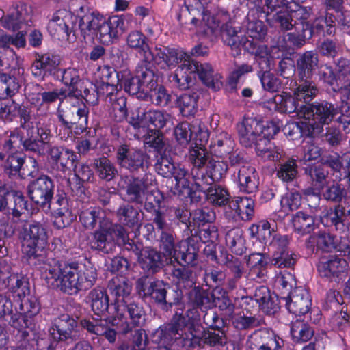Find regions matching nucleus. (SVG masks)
Here are the masks:
<instances>
[{"label": "nucleus", "instance_id": "nucleus-7", "mask_svg": "<svg viewBox=\"0 0 350 350\" xmlns=\"http://www.w3.org/2000/svg\"><path fill=\"white\" fill-rule=\"evenodd\" d=\"M161 249L167 262H176L180 265H193L196 259L197 251L193 245H190L187 240L174 244L171 233L162 232L161 235Z\"/></svg>", "mask_w": 350, "mask_h": 350}, {"label": "nucleus", "instance_id": "nucleus-11", "mask_svg": "<svg viewBox=\"0 0 350 350\" xmlns=\"http://www.w3.org/2000/svg\"><path fill=\"white\" fill-rule=\"evenodd\" d=\"M317 271L321 277L339 282L348 274V263L335 255L322 257L317 265Z\"/></svg>", "mask_w": 350, "mask_h": 350}, {"label": "nucleus", "instance_id": "nucleus-40", "mask_svg": "<svg viewBox=\"0 0 350 350\" xmlns=\"http://www.w3.org/2000/svg\"><path fill=\"white\" fill-rule=\"evenodd\" d=\"M291 221L295 230L301 235L310 233L314 229V217L304 212H297L292 216Z\"/></svg>", "mask_w": 350, "mask_h": 350}, {"label": "nucleus", "instance_id": "nucleus-21", "mask_svg": "<svg viewBox=\"0 0 350 350\" xmlns=\"http://www.w3.org/2000/svg\"><path fill=\"white\" fill-rule=\"evenodd\" d=\"M21 144V139L15 133H12L9 139H6L4 141L3 146V151L7 154H10L5 167L10 174H16L23 163V158L16 153Z\"/></svg>", "mask_w": 350, "mask_h": 350}, {"label": "nucleus", "instance_id": "nucleus-18", "mask_svg": "<svg viewBox=\"0 0 350 350\" xmlns=\"http://www.w3.org/2000/svg\"><path fill=\"white\" fill-rule=\"evenodd\" d=\"M28 193L36 204L44 206L49 202L53 194V183L50 178L42 176L32 182L28 187Z\"/></svg>", "mask_w": 350, "mask_h": 350}, {"label": "nucleus", "instance_id": "nucleus-62", "mask_svg": "<svg viewBox=\"0 0 350 350\" xmlns=\"http://www.w3.org/2000/svg\"><path fill=\"white\" fill-rule=\"evenodd\" d=\"M239 209L238 217L242 220H250L254 215V202L252 199L244 197H238Z\"/></svg>", "mask_w": 350, "mask_h": 350}, {"label": "nucleus", "instance_id": "nucleus-31", "mask_svg": "<svg viewBox=\"0 0 350 350\" xmlns=\"http://www.w3.org/2000/svg\"><path fill=\"white\" fill-rule=\"evenodd\" d=\"M299 76L301 81L310 78L319 68L317 53L309 51L300 55L297 62Z\"/></svg>", "mask_w": 350, "mask_h": 350}, {"label": "nucleus", "instance_id": "nucleus-48", "mask_svg": "<svg viewBox=\"0 0 350 350\" xmlns=\"http://www.w3.org/2000/svg\"><path fill=\"white\" fill-rule=\"evenodd\" d=\"M253 12V8H252L248 15L247 33L248 36L252 39V41H260L264 39L265 37L267 34V28L262 21L255 20L254 18H250V14Z\"/></svg>", "mask_w": 350, "mask_h": 350}, {"label": "nucleus", "instance_id": "nucleus-57", "mask_svg": "<svg viewBox=\"0 0 350 350\" xmlns=\"http://www.w3.org/2000/svg\"><path fill=\"white\" fill-rule=\"evenodd\" d=\"M227 170L228 165L226 163L211 159L206 166V172L211 178H206V180L219 181L226 174Z\"/></svg>", "mask_w": 350, "mask_h": 350}, {"label": "nucleus", "instance_id": "nucleus-53", "mask_svg": "<svg viewBox=\"0 0 350 350\" xmlns=\"http://www.w3.org/2000/svg\"><path fill=\"white\" fill-rule=\"evenodd\" d=\"M291 334L295 342H306L311 338L313 335V331L308 325L297 320L292 323Z\"/></svg>", "mask_w": 350, "mask_h": 350}, {"label": "nucleus", "instance_id": "nucleus-20", "mask_svg": "<svg viewBox=\"0 0 350 350\" xmlns=\"http://www.w3.org/2000/svg\"><path fill=\"white\" fill-rule=\"evenodd\" d=\"M286 302L289 312L295 316L306 314L311 306V299L308 291L303 287H297L289 297H281Z\"/></svg>", "mask_w": 350, "mask_h": 350}, {"label": "nucleus", "instance_id": "nucleus-58", "mask_svg": "<svg viewBox=\"0 0 350 350\" xmlns=\"http://www.w3.org/2000/svg\"><path fill=\"white\" fill-rule=\"evenodd\" d=\"M295 284L293 275L287 271L280 273L275 278L274 286L276 289L281 291L282 294H288Z\"/></svg>", "mask_w": 350, "mask_h": 350}, {"label": "nucleus", "instance_id": "nucleus-45", "mask_svg": "<svg viewBox=\"0 0 350 350\" xmlns=\"http://www.w3.org/2000/svg\"><path fill=\"white\" fill-rule=\"evenodd\" d=\"M206 196L210 203L221 206L226 204L230 195L225 188L213 185L207 189Z\"/></svg>", "mask_w": 350, "mask_h": 350}, {"label": "nucleus", "instance_id": "nucleus-14", "mask_svg": "<svg viewBox=\"0 0 350 350\" xmlns=\"http://www.w3.org/2000/svg\"><path fill=\"white\" fill-rule=\"evenodd\" d=\"M152 181L151 175H146L142 178L126 176L121 179L119 186L125 189L129 200L142 203L146 192L152 187Z\"/></svg>", "mask_w": 350, "mask_h": 350}, {"label": "nucleus", "instance_id": "nucleus-17", "mask_svg": "<svg viewBox=\"0 0 350 350\" xmlns=\"http://www.w3.org/2000/svg\"><path fill=\"white\" fill-rule=\"evenodd\" d=\"M75 17L66 10H61L55 12L49 21L47 26L49 33L59 40H69L72 31Z\"/></svg>", "mask_w": 350, "mask_h": 350}, {"label": "nucleus", "instance_id": "nucleus-35", "mask_svg": "<svg viewBox=\"0 0 350 350\" xmlns=\"http://www.w3.org/2000/svg\"><path fill=\"white\" fill-rule=\"evenodd\" d=\"M58 60L49 54H36V59L31 67L32 74L36 77H43L46 72H52L58 65Z\"/></svg>", "mask_w": 350, "mask_h": 350}, {"label": "nucleus", "instance_id": "nucleus-13", "mask_svg": "<svg viewBox=\"0 0 350 350\" xmlns=\"http://www.w3.org/2000/svg\"><path fill=\"white\" fill-rule=\"evenodd\" d=\"M172 118L170 113L163 110H149L145 113L137 112L136 115L133 113L129 117V122L135 129H142L144 131L146 128L152 126L154 129H161L168 122H170Z\"/></svg>", "mask_w": 350, "mask_h": 350}, {"label": "nucleus", "instance_id": "nucleus-28", "mask_svg": "<svg viewBox=\"0 0 350 350\" xmlns=\"http://www.w3.org/2000/svg\"><path fill=\"white\" fill-rule=\"evenodd\" d=\"M53 215V224L59 229L70 225L76 219V215L69 209L67 200L64 197H59L54 204Z\"/></svg>", "mask_w": 350, "mask_h": 350}, {"label": "nucleus", "instance_id": "nucleus-36", "mask_svg": "<svg viewBox=\"0 0 350 350\" xmlns=\"http://www.w3.org/2000/svg\"><path fill=\"white\" fill-rule=\"evenodd\" d=\"M248 265L250 275L253 280H264L267 275V261L260 253H254L249 256Z\"/></svg>", "mask_w": 350, "mask_h": 350}, {"label": "nucleus", "instance_id": "nucleus-12", "mask_svg": "<svg viewBox=\"0 0 350 350\" xmlns=\"http://www.w3.org/2000/svg\"><path fill=\"white\" fill-rule=\"evenodd\" d=\"M248 1L251 5H254L252 8H255L256 12L267 14L275 12V20L280 23L283 29L289 30L293 27L291 22L286 17L290 3L286 0H265L264 4L262 0H248Z\"/></svg>", "mask_w": 350, "mask_h": 350}, {"label": "nucleus", "instance_id": "nucleus-43", "mask_svg": "<svg viewBox=\"0 0 350 350\" xmlns=\"http://www.w3.org/2000/svg\"><path fill=\"white\" fill-rule=\"evenodd\" d=\"M118 220L129 227H133L138 224L139 213L137 209L129 204L120 205L116 211Z\"/></svg>", "mask_w": 350, "mask_h": 350}, {"label": "nucleus", "instance_id": "nucleus-5", "mask_svg": "<svg viewBox=\"0 0 350 350\" xmlns=\"http://www.w3.org/2000/svg\"><path fill=\"white\" fill-rule=\"evenodd\" d=\"M127 46L140 54L146 62H153L161 68H166L167 61L174 55V49L155 46L150 49L146 36L140 31L133 30L126 37Z\"/></svg>", "mask_w": 350, "mask_h": 350}, {"label": "nucleus", "instance_id": "nucleus-63", "mask_svg": "<svg viewBox=\"0 0 350 350\" xmlns=\"http://www.w3.org/2000/svg\"><path fill=\"white\" fill-rule=\"evenodd\" d=\"M147 94H149L152 102L157 105L167 106L171 99L170 95L163 86L157 85L152 90H149Z\"/></svg>", "mask_w": 350, "mask_h": 350}, {"label": "nucleus", "instance_id": "nucleus-8", "mask_svg": "<svg viewBox=\"0 0 350 350\" xmlns=\"http://www.w3.org/2000/svg\"><path fill=\"white\" fill-rule=\"evenodd\" d=\"M208 12L207 10L204 12ZM206 13H204L203 19L206 21L207 25L213 30L220 28L223 30L222 38L224 42L230 46L232 49L239 50L241 47L247 49L250 41L245 37L244 32L237 30L235 28L232 27L230 25L226 24L229 19L228 14L226 12L221 10L217 12L215 14H213L206 18Z\"/></svg>", "mask_w": 350, "mask_h": 350}, {"label": "nucleus", "instance_id": "nucleus-38", "mask_svg": "<svg viewBox=\"0 0 350 350\" xmlns=\"http://www.w3.org/2000/svg\"><path fill=\"white\" fill-rule=\"evenodd\" d=\"M82 81L79 70L75 68H68L62 71V81L68 88V96L81 94L79 88H82Z\"/></svg>", "mask_w": 350, "mask_h": 350}, {"label": "nucleus", "instance_id": "nucleus-23", "mask_svg": "<svg viewBox=\"0 0 350 350\" xmlns=\"http://www.w3.org/2000/svg\"><path fill=\"white\" fill-rule=\"evenodd\" d=\"M80 323L90 334L103 337L109 343L116 342L117 332L108 325L106 319L92 317L81 320Z\"/></svg>", "mask_w": 350, "mask_h": 350}, {"label": "nucleus", "instance_id": "nucleus-19", "mask_svg": "<svg viewBox=\"0 0 350 350\" xmlns=\"http://www.w3.org/2000/svg\"><path fill=\"white\" fill-rule=\"evenodd\" d=\"M17 49L24 48L26 46V32L20 31L14 35H9L0 30V47L4 49L7 58L6 64L9 66L18 65L19 57L10 45Z\"/></svg>", "mask_w": 350, "mask_h": 350}, {"label": "nucleus", "instance_id": "nucleus-42", "mask_svg": "<svg viewBox=\"0 0 350 350\" xmlns=\"http://www.w3.org/2000/svg\"><path fill=\"white\" fill-rule=\"evenodd\" d=\"M273 108L278 109L282 112L291 113H295L297 116V112L300 110L298 109V104L296 99L292 97L290 94L284 92L281 95H276L273 97Z\"/></svg>", "mask_w": 350, "mask_h": 350}, {"label": "nucleus", "instance_id": "nucleus-30", "mask_svg": "<svg viewBox=\"0 0 350 350\" xmlns=\"http://www.w3.org/2000/svg\"><path fill=\"white\" fill-rule=\"evenodd\" d=\"M126 309L129 315L131 322L128 323L126 318L124 316V321H121L119 319L116 318V322H119L117 326L122 327L124 333H128L132 327L141 326L144 322V311L142 307L138 306L134 302H129L126 304ZM125 311L124 312V313Z\"/></svg>", "mask_w": 350, "mask_h": 350}, {"label": "nucleus", "instance_id": "nucleus-24", "mask_svg": "<svg viewBox=\"0 0 350 350\" xmlns=\"http://www.w3.org/2000/svg\"><path fill=\"white\" fill-rule=\"evenodd\" d=\"M237 129L241 144L245 147L252 146L253 144L256 146L257 143L259 142V137H260V122L252 118L244 119L238 125Z\"/></svg>", "mask_w": 350, "mask_h": 350}, {"label": "nucleus", "instance_id": "nucleus-32", "mask_svg": "<svg viewBox=\"0 0 350 350\" xmlns=\"http://www.w3.org/2000/svg\"><path fill=\"white\" fill-rule=\"evenodd\" d=\"M8 288L14 299L23 301L30 293L29 282L21 273H13L8 278Z\"/></svg>", "mask_w": 350, "mask_h": 350}, {"label": "nucleus", "instance_id": "nucleus-46", "mask_svg": "<svg viewBox=\"0 0 350 350\" xmlns=\"http://www.w3.org/2000/svg\"><path fill=\"white\" fill-rule=\"evenodd\" d=\"M176 105L183 116H193L198 109L197 97L193 94H183L177 98Z\"/></svg>", "mask_w": 350, "mask_h": 350}, {"label": "nucleus", "instance_id": "nucleus-52", "mask_svg": "<svg viewBox=\"0 0 350 350\" xmlns=\"http://www.w3.org/2000/svg\"><path fill=\"white\" fill-rule=\"evenodd\" d=\"M25 21L23 14L18 9L14 8L8 15L1 18V23L2 27L8 30L16 31L22 28Z\"/></svg>", "mask_w": 350, "mask_h": 350}, {"label": "nucleus", "instance_id": "nucleus-3", "mask_svg": "<svg viewBox=\"0 0 350 350\" xmlns=\"http://www.w3.org/2000/svg\"><path fill=\"white\" fill-rule=\"evenodd\" d=\"M174 55L167 61L166 68L172 69L180 64L174 73L170 77L171 82L180 90L189 87L192 80V75L197 73L202 82L208 88L215 90L221 86L219 77L213 76L212 66L208 64H201L191 59L190 55L181 49H174Z\"/></svg>", "mask_w": 350, "mask_h": 350}, {"label": "nucleus", "instance_id": "nucleus-29", "mask_svg": "<svg viewBox=\"0 0 350 350\" xmlns=\"http://www.w3.org/2000/svg\"><path fill=\"white\" fill-rule=\"evenodd\" d=\"M240 190L248 193L255 192L258 186L256 170L249 165H242L237 172Z\"/></svg>", "mask_w": 350, "mask_h": 350}, {"label": "nucleus", "instance_id": "nucleus-4", "mask_svg": "<svg viewBox=\"0 0 350 350\" xmlns=\"http://www.w3.org/2000/svg\"><path fill=\"white\" fill-rule=\"evenodd\" d=\"M342 116L339 121L344 124H350V105L347 103L340 109L333 104L326 101L314 102L309 105H303L297 112L299 119H304L308 125L305 126V133L314 137L323 131V125L329 124L338 113Z\"/></svg>", "mask_w": 350, "mask_h": 350}, {"label": "nucleus", "instance_id": "nucleus-64", "mask_svg": "<svg viewBox=\"0 0 350 350\" xmlns=\"http://www.w3.org/2000/svg\"><path fill=\"white\" fill-rule=\"evenodd\" d=\"M327 164L334 170L340 172L343 168H350V154H344L339 156L337 154L329 155L326 161Z\"/></svg>", "mask_w": 350, "mask_h": 350}, {"label": "nucleus", "instance_id": "nucleus-16", "mask_svg": "<svg viewBox=\"0 0 350 350\" xmlns=\"http://www.w3.org/2000/svg\"><path fill=\"white\" fill-rule=\"evenodd\" d=\"M20 309L21 312L13 314L10 323L26 336L29 334L26 329L33 331L34 328L33 317L39 312L40 308L35 301H27L21 304Z\"/></svg>", "mask_w": 350, "mask_h": 350}, {"label": "nucleus", "instance_id": "nucleus-34", "mask_svg": "<svg viewBox=\"0 0 350 350\" xmlns=\"http://www.w3.org/2000/svg\"><path fill=\"white\" fill-rule=\"evenodd\" d=\"M88 298L94 314L101 317L105 314L109 308V297L105 291L95 288L89 293Z\"/></svg>", "mask_w": 350, "mask_h": 350}, {"label": "nucleus", "instance_id": "nucleus-54", "mask_svg": "<svg viewBox=\"0 0 350 350\" xmlns=\"http://www.w3.org/2000/svg\"><path fill=\"white\" fill-rule=\"evenodd\" d=\"M16 79L5 74H0V98L14 95L19 90Z\"/></svg>", "mask_w": 350, "mask_h": 350}, {"label": "nucleus", "instance_id": "nucleus-25", "mask_svg": "<svg viewBox=\"0 0 350 350\" xmlns=\"http://www.w3.org/2000/svg\"><path fill=\"white\" fill-rule=\"evenodd\" d=\"M89 110L87 106L78 99L72 102L71 107L66 112L65 120L63 115L59 114V120L65 125L69 124H79L81 129H85L88 125Z\"/></svg>", "mask_w": 350, "mask_h": 350}, {"label": "nucleus", "instance_id": "nucleus-47", "mask_svg": "<svg viewBox=\"0 0 350 350\" xmlns=\"http://www.w3.org/2000/svg\"><path fill=\"white\" fill-rule=\"evenodd\" d=\"M103 215L104 213L100 208L91 207L81 211L79 220L85 228L92 229L95 227L98 220L100 222L104 219Z\"/></svg>", "mask_w": 350, "mask_h": 350}, {"label": "nucleus", "instance_id": "nucleus-37", "mask_svg": "<svg viewBox=\"0 0 350 350\" xmlns=\"http://www.w3.org/2000/svg\"><path fill=\"white\" fill-rule=\"evenodd\" d=\"M347 217L350 219V211H348L347 215H345L342 210L338 208L334 211L327 213V215L321 217V221L325 226L334 225L337 231L345 232L349 224L346 221Z\"/></svg>", "mask_w": 350, "mask_h": 350}, {"label": "nucleus", "instance_id": "nucleus-9", "mask_svg": "<svg viewBox=\"0 0 350 350\" xmlns=\"http://www.w3.org/2000/svg\"><path fill=\"white\" fill-rule=\"evenodd\" d=\"M109 289L111 296L114 298L115 312L113 314L112 324L118 325L116 318L124 321V312L126 311V304L131 301V285L125 278L116 276L109 283Z\"/></svg>", "mask_w": 350, "mask_h": 350}, {"label": "nucleus", "instance_id": "nucleus-27", "mask_svg": "<svg viewBox=\"0 0 350 350\" xmlns=\"http://www.w3.org/2000/svg\"><path fill=\"white\" fill-rule=\"evenodd\" d=\"M137 262L142 269L152 273L157 272L163 265L161 254L149 247L140 250L137 254Z\"/></svg>", "mask_w": 350, "mask_h": 350}, {"label": "nucleus", "instance_id": "nucleus-50", "mask_svg": "<svg viewBox=\"0 0 350 350\" xmlns=\"http://www.w3.org/2000/svg\"><path fill=\"white\" fill-rule=\"evenodd\" d=\"M113 93L111 95L109 94V92H107L111 103L112 113L116 121L122 122L126 118L127 116L126 99L124 96H118L117 94L114 95Z\"/></svg>", "mask_w": 350, "mask_h": 350}, {"label": "nucleus", "instance_id": "nucleus-6", "mask_svg": "<svg viewBox=\"0 0 350 350\" xmlns=\"http://www.w3.org/2000/svg\"><path fill=\"white\" fill-rule=\"evenodd\" d=\"M127 240L128 234L121 225L113 224L109 219H103L100 221L99 229L93 234L90 245L94 250L108 253L116 243L124 244Z\"/></svg>", "mask_w": 350, "mask_h": 350}, {"label": "nucleus", "instance_id": "nucleus-60", "mask_svg": "<svg viewBox=\"0 0 350 350\" xmlns=\"http://www.w3.org/2000/svg\"><path fill=\"white\" fill-rule=\"evenodd\" d=\"M145 207L148 211H157L161 207L163 200V194L156 189L152 181V187H150L149 192H146L144 197Z\"/></svg>", "mask_w": 350, "mask_h": 350}, {"label": "nucleus", "instance_id": "nucleus-55", "mask_svg": "<svg viewBox=\"0 0 350 350\" xmlns=\"http://www.w3.org/2000/svg\"><path fill=\"white\" fill-rule=\"evenodd\" d=\"M211 159L209 153L203 146L196 145L189 150V160L195 167H202Z\"/></svg>", "mask_w": 350, "mask_h": 350}, {"label": "nucleus", "instance_id": "nucleus-1", "mask_svg": "<svg viewBox=\"0 0 350 350\" xmlns=\"http://www.w3.org/2000/svg\"><path fill=\"white\" fill-rule=\"evenodd\" d=\"M17 230L23 256L42 262V275L49 286L72 295L95 284L97 273L94 267L81 268L76 263H61L53 258L44 257L49 236L42 224L25 222Z\"/></svg>", "mask_w": 350, "mask_h": 350}, {"label": "nucleus", "instance_id": "nucleus-15", "mask_svg": "<svg viewBox=\"0 0 350 350\" xmlns=\"http://www.w3.org/2000/svg\"><path fill=\"white\" fill-rule=\"evenodd\" d=\"M283 340L271 331L260 329L253 332L246 342L247 350H280Z\"/></svg>", "mask_w": 350, "mask_h": 350}, {"label": "nucleus", "instance_id": "nucleus-39", "mask_svg": "<svg viewBox=\"0 0 350 350\" xmlns=\"http://www.w3.org/2000/svg\"><path fill=\"white\" fill-rule=\"evenodd\" d=\"M152 62H144L139 64L135 70V76L142 85L149 90H152L157 85V79L152 70L150 67Z\"/></svg>", "mask_w": 350, "mask_h": 350}, {"label": "nucleus", "instance_id": "nucleus-2", "mask_svg": "<svg viewBox=\"0 0 350 350\" xmlns=\"http://www.w3.org/2000/svg\"><path fill=\"white\" fill-rule=\"evenodd\" d=\"M80 16L79 29L84 38L96 34L99 40L105 44L113 43L120 35L131 27L133 19L131 14L114 15L107 20L98 12L85 13L81 6L77 12Z\"/></svg>", "mask_w": 350, "mask_h": 350}, {"label": "nucleus", "instance_id": "nucleus-10", "mask_svg": "<svg viewBox=\"0 0 350 350\" xmlns=\"http://www.w3.org/2000/svg\"><path fill=\"white\" fill-rule=\"evenodd\" d=\"M259 142L256 144V154L264 161H278L282 157L280 149L270 142L279 131V128L273 122L264 124L260 122Z\"/></svg>", "mask_w": 350, "mask_h": 350}, {"label": "nucleus", "instance_id": "nucleus-33", "mask_svg": "<svg viewBox=\"0 0 350 350\" xmlns=\"http://www.w3.org/2000/svg\"><path fill=\"white\" fill-rule=\"evenodd\" d=\"M310 14V8L302 7L295 2H291L288 5L286 17L288 18L293 26L300 25L301 31H306V25L309 24L307 20Z\"/></svg>", "mask_w": 350, "mask_h": 350}, {"label": "nucleus", "instance_id": "nucleus-56", "mask_svg": "<svg viewBox=\"0 0 350 350\" xmlns=\"http://www.w3.org/2000/svg\"><path fill=\"white\" fill-rule=\"evenodd\" d=\"M94 165L98 176L107 181L113 179L117 173L113 163L106 157L96 159Z\"/></svg>", "mask_w": 350, "mask_h": 350}, {"label": "nucleus", "instance_id": "nucleus-41", "mask_svg": "<svg viewBox=\"0 0 350 350\" xmlns=\"http://www.w3.org/2000/svg\"><path fill=\"white\" fill-rule=\"evenodd\" d=\"M301 204V195L297 192H289L284 195L280 200L278 219H282L291 211L297 209Z\"/></svg>", "mask_w": 350, "mask_h": 350}, {"label": "nucleus", "instance_id": "nucleus-49", "mask_svg": "<svg viewBox=\"0 0 350 350\" xmlns=\"http://www.w3.org/2000/svg\"><path fill=\"white\" fill-rule=\"evenodd\" d=\"M144 294L150 296L158 303H165L166 290L162 281L156 280L145 285Z\"/></svg>", "mask_w": 350, "mask_h": 350}, {"label": "nucleus", "instance_id": "nucleus-22", "mask_svg": "<svg viewBox=\"0 0 350 350\" xmlns=\"http://www.w3.org/2000/svg\"><path fill=\"white\" fill-rule=\"evenodd\" d=\"M77 322L67 314H62L56 324L50 328L49 334L56 341L72 339L77 335Z\"/></svg>", "mask_w": 350, "mask_h": 350}, {"label": "nucleus", "instance_id": "nucleus-26", "mask_svg": "<svg viewBox=\"0 0 350 350\" xmlns=\"http://www.w3.org/2000/svg\"><path fill=\"white\" fill-rule=\"evenodd\" d=\"M143 153L134 148H129L127 146H121L117 152V158L120 165L131 171L142 167L144 163Z\"/></svg>", "mask_w": 350, "mask_h": 350}, {"label": "nucleus", "instance_id": "nucleus-51", "mask_svg": "<svg viewBox=\"0 0 350 350\" xmlns=\"http://www.w3.org/2000/svg\"><path fill=\"white\" fill-rule=\"evenodd\" d=\"M317 93L316 87L304 79L303 83L294 90L293 95L296 100L308 103L315 97Z\"/></svg>", "mask_w": 350, "mask_h": 350}, {"label": "nucleus", "instance_id": "nucleus-44", "mask_svg": "<svg viewBox=\"0 0 350 350\" xmlns=\"http://www.w3.org/2000/svg\"><path fill=\"white\" fill-rule=\"evenodd\" d=\"M247 51L255 55L262 69L269 68L270 62L273 57L271 55L267 46L258 44L256 41H251Z\"/></svg>", "mask_w": 350, "mask_h": 350}, {"label": "nucleus", "instance_id": "nucleus-59", "mask_svg": "<svg viewBox=\"0 0 350 350\" xmlns=\"http://www.w3.org/2000/svg\"><path fill=\"white\" fill-rule=\"evenodd\" d=\"M334 21H333L332 16H328L327 14L325 18H317L312 26H311L310 24H306V29L308 32V38H311L315 33H320L323 30V28L325 25L327 27H328L327 33L331 34L334 27Z\"/></svg>", "mask_w": 350, "mask_h": 350}, {"label": "nucleus", "instance_id": "nucleus-61", "mask_svg": "<svg viewBox=\"0 0 350 350\" xmlns=\"http://www.w3.org/2000/svg\"><path fill=\"white\" fill-rule=\"evenodd\" d=\"M311 239L313 242L317 243L318 247L325 251H332L337 247V238L329 233L320 232L317 236L312 237Z\"/></svg>", "mask_w": 350, "mask_h": 350}]
</instances>
